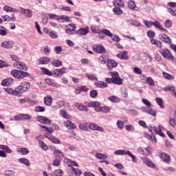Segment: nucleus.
Segmentation results:
<instances>
[{
	"label": "nucleus",
	"instance_id": "nucleus-1",
	"mask_svg": "<svg viewBox=\"0 0 176 176\" xmlns=\"http://www.w3.org/2000/svg\"><path fill=\"white\" fill-rule=\"evenodd\" d=\"M87 107L89 108H95L96 112H103L104 113H108V112L111 111L109 107L104 106L102 107L101 104L98 101L88 102Z\"/></svg>",
	"mask_w": 176,
	"mask_h": 176
},
{
	"label": "nucleus",
	"instance_id": "nucleus-2",
	"mask_svg": "<svg viewBox=\"0 0 176 176\" xmlns=\"http://www.w3.org/2000/svg\"><path fill=\"white\" fill-rule=\"evenodd\" d=\"M31 87V84L28 82H23L20 84L16 89L17 91V94H21L23 93H25V91H28L29 89Z\"/></svg>",
	"mask_w": 176,
	"mask_h": 176
},
{
	"label": "nucleus",
	"instance_id": "nucleus-3",
	"mask_svg": "<svg viewBox=\"0 0 176 176\" xmlns=\"http://www.w3.org/2000/svg\"><path fill=\"white\" fill-rule=\"evenodd\" d=\"M111 76H113V83L114 85H123V79L119 77V73L113 72H111Z\"/></svg>",
	"mask_w": 176,
	"mask_h": 176
},
{
	"label": "nucleus",
	"instance_id": "nucleus-4",
	"mask_svg": "<svg viewBox=\"0 0 176 176\" xmlns=\"http://www.w3.org/2000/svg\"><path fill=\"white\" fill-rule=\"evenodd\" d=\"M37 120L42 124H52V120L43 116H37Z\"/></svg>",
	"mask_w": 176,
	"mask_h": 176
},
{
	"label": "nucleus",
	"instance_id": "nucleus-5",
	"mask_svg": "<svg viewBox=\"0 0 176 176\" xmlns=\"http://www.w3.org/2000/svg\"><path fill=\"white\" fill-rule=\"evenodd\" d=\"M14 68H17L18 69H23V71H27L28 69L27 65H25L24 63L20 62V60L14 63Z\"/></svg>",
	"mask_w": 176,
	"mask_h": 176
},
{
	"label": "nucleus",
	"instance_id": "nucleus-6",
	"mask_svg": "<svg viewBox=\"0 0 176 176\" xmlns=\"http://www.w3.org/2000/svg\"><path fill=\"white\" fill-rule=\"evenodd\" d=\"M161 54L164 57V58H168V60H174V56L171 54V52H170L169 50H163L161 52Z\"/></svg>",
	"mask_w": 176,
	"mask_h": 176
},
{
	"label": "nucleus",
	"instance_id": "nucleus-7",
	"mask_svg": "<svg viewBox=\"0 0 176 176\" xmlns=\"http://www.w3.org/2000/svg\"><path fill=\"white\" fill-rule=\"evenodd\" d=\"M50 62V58L47 57H41L39 59H38L36 61L38 65L49 64Z\"/></svg>",
	"mask_w": 176,
	"mask_h": 176
},
{
	"label": "nucleus",
	"instance_id": "nucleus-8",
	"mask_svg": "<svg viewBox=\"0 0 176 176\" xmlns=\"http://www.w3.org/2000/svg\"><path fill=\"white\" fill-rule=\"evenodd\" d=\"M93 50L95 52V53H99L100 54L102 53H107L105 48L102 45H97L93 48Z\"/></svg>",
	"mask_w": 176,
	"mask_h": 176
},
{
	"label": "nucleus",
	"instance_id": "nucleus-9",
	"mask_svg": "<svg viewBox=\"0 0 176 176\" xmlns=\"http://www.w3.org/2000/svg\"><path fill=\"white\" fill-rule=\"evenodd\" d=\"M14 45V43L13 41H4L1 43V46L4 49H11V47H13Z\"/></svg>",
	"mask_w": 176,
	"mask_h": 176
},
{
	"label": "nucleus",
	"instance_id": "nucleus-10",
	"mask_svg": "<svg viewBox=\"0 0 176 176\" xmlns=\"http://www.w3.org/2000/svg\"><path fill=\"white\" fill-rule=\"evenodd\" d=\"M21 11L20 13H21L22 14H25V16H26V17H32V12L31 10H30L29 9H25V8H20Z\"/></svg>",
	"mask_w": 176,
	"mask_h": 176
},
{
	"label": "nucleus",
	"instance_id": "nucleus-11",
	"mask_svg": "<svg viewBox=\"0 0 176 176\" xmlns=\"http://www.w3.org/2000/svg\"><path fill=\"white\" fill-rule=\"evenodd\" d=\"M78 35H87L89 34V27L82 28L76 31Z\"/></svg>",
	"mask_w": 176,
	"mask_h": 176
},
{
	"label": "nucleus",
	"instance_id": "nucleus-12",
	"mask_svg": "<svg viewBox=\"0 0 176 176\" xmlns=\"http://www.w3.org/2000/svg\"><path fill=\"white\" fill-rule=\"evenodd\" d=\"M143 162L146 166H148V167H151V168H155V167H156L155 164H153V162L151 161V160H149L148 157H144Z\"/></svg>",
	"mask_w": 176,
	"mask_h": 176
},
{
	"label": "nucleus",
	"instance_id": "nucleus-13",
	"mask_svg": "<svg viewBox=\"0 0 176 176\" xmlns=\"http://www.w3.org/2000/svg\"><path fill=\"white\" fill-rule=\"evenodd\" d=\"M46 138H48L50 140V141H51L52 142H53L54 144H60V140H58V138H56V137L53 136V135H50L47 133H45Z\"/></svg>",
	"mask_w": 176,
	"mask_h": 176
},
{
	"label": "nucleus",
	"instance_id": "nucleus-14",
	"mask_svg": "<svg viewBox=\"0 0 176 176\" xmlns=\"http://www.w3.org/2000/svg\"><path fill=\"white\" fill-rule=\"evenodd\" d=\"M89 129H91V130H97L98 131H100V132L104 131V128L94 123H91L89 124Z\"/></svg>",
	"mask_w": 176,
	"mask_h": 176
},
{
	"label": "nucleus",
	"instance_id": "nucleus-15",
	"mask_svg": "<svg viewBox=\"0 0 176 176\" xmlns=\"http://www.w3.org/2000/svg\"><path fill=\"white\" fill-rule=\"evenodd\" d=\"M65 126L69 130H75V129H76V125H75V124L72 123V122L69 120H67L66 122H65Z\"/></svg>",
	"mask_w": 176,
	"mask_h": 176
},
{
	"label": "nucleus",
	"instance_id": "nucleus-16",
	"mask_svg": "<svg viewBox=\"0 0 176 176\" xmlns=\"http://www.w3.org/2000/svg\"><path fill=\"white\" fill-rule=\"evenodd\" d=\"M160 157L164 162V163H170V161L171 160V158L170 157V155H167L166 153H162L160 154Z\"/></svg>",
	"mask_w": 176,
	"mask_h": 176
},
{
	"label": "nucleus",
	"instance_id": "nucleus-17",
	"mask_svg": "<svg viewBox=\"0 0 176 176\" xmlns=\"http://www.w3.org/2000/svg\"><path fill=\"white\" fill-rule=\"evenodd\" d=\"M128 52L126 51H124L118 54H117L118 58H120V60H129V55H127Z\"/></svg>",
	"mask_w": 176,
	"mask_h": 176
},
{
	"label": "nucleus",
	"instance_id": "nucleus-18",
	"mask_svg": "<svg viewBox=\"0 0 176 176\" xmlns=\"http://www.w3.org/2000/svg\"><path fill=\"white\" fill-rule=\"evenodd\" d=\"M116 67H118V63H116L113 60H107V68L109 69H112V68H115Z\"/></svg>",
	"mask_w": 176,
	"mask_h": 176
},
{
	"label": "nucleus",
	"instance_id": "nucleus-19",
	"mask_svg": "<svg viewBox=\"0 0 176 176\" xmlns=\"http://www.w3.org/2000/svg\"><path fill=\"white\" fill-rule=\"evenodd\" d=\"M144 137L149 140L151 142H153L154 144H156L157 142V140H156V137L155 135H149L148 133H144Z\"/></svg>",
	"mask_w": 176,
	"mask_h": 176
},
{
	"label": "nucleus",
	"instance_id": "nucleus-20",
	"mask_svg": "<svg viewBox=\"0 0 176 176\" xmlns=\"http://www.w3.org/2000/svg\"><path fill=\"white\" fill-rule=\"evenodd\" d=\"M153 133L155 134H158V135H160V137H164V134L163 132H162V128H160V126H159V128H157L155 126H153Z\"/></svg>",
	"mask_w": 176,
	"mask_h": 176
},
{
	"label": "nucleus",
	"instance_id": "nucleus-21",
	"mask_svg": "<svg viewBox=\"0 0 176 176\" xmlns=\"http://www.w3.org/2000/svg\"><path fill=\"white\" fill-rule=\"evenodd\" d=\"M60 155H62V156H64V154L63 152L60 151V150H54V156H55V160H61V156Z\"/></svg>",
	"mask_w": 176,
	"mask_h": 176
},
{
	"label": "nucleus",
	"instance_id": "nucleus-22",
	"mask_svg": "<svg viewBox=\"0 0 176 176\" xmlns=\"http://www.w3.org/2000/svg\"><path fill=\"white\" fill-rule=\"evenodd\" d=\"M161 41L165 43H168V45L171 44V38H170V37H168V36L166 34H162L161 36Z\"/></svg>",
	"mask_w": 176,
	"mask_h": 176
},
{
	"label": "nucleus",
	"instance_id": "nucleus-23",
	"mask_svg": "<svg viewBox=\"0 0 176 176\" xmlns=\"http://www.w3.org/2000/svg\"><path fill=\"white\" fill-rule=\"evenodd\" d=\"M4 90L8 94H11V96H19L16 88L15 89H12V88H5Z\"/></svg>",
	"mask_w": 176,
	"mask_h": 176
},
{
	"label": "nucleus",
	"instance_id": "nucleus-24",
	"mask_svg": "<svg viewBox=\"0 0 176 176\" xmlns=\"http://www.w3.org/2000/svg\"><path fill=\"white\" fill-rule=\"evenodd\" d=\"M169 124L171 127H175L176 126V111L174 113L173 118L171 117L169 118Z\"/></svg>",
	"mask_w": 176,
	"mask_h": 176
},
{
	"label": "nucleus",
	"instance_id": "nucleus-25",
	"mask_svg": "<svg viewBox=\"0 0 176 176\" xmlns=\"http://www.w3.org/2000/svg\"><path fill=\"white\" fill-rule=\"evenodd\" d=\"M12 83H13V78H8L7 79H4L2 81L1 85L2 86H10Z\"/></svg>",
	"mask_w": 176,
	"mask_h": 176
},
{
	"label": "nucleus",
	"instance_id": "nucleus-26",
	"mask_svg": "<svg viewBox=\"0 0 176 176\" xmlns=\"http://www.w3.org/2000/svg\"><path fill=\"white\" fill-rule=\"evenodd\" d=\"M76 107L78 109H79V111H85V112H87L89 111V109H87V107L77 102L76 103Z\"/></svg>",
	"mask_w": 176,
	"mask_h": 176
},
{
	"label": "nucleus",
	"instance_id": "nucleus-27",
	"mask_svg": "<svg viewBox=\"0 0 176 176\" xmlns=\"http://www.w3.org/2000/svg\"><path fill=\"white\" fill-rule=\"evenodd\" d=\"M108 60H109L108 56L105 54H102L99 57V61L100 64H107V63H108Z\"/></svg>",
	"mask_w": 176,
	"mask_h": 176
},
{
	"label": "nucleus",
	"instance_id": "nucleus-28",
	"mask_svg": "<svg viewBox=\"0 0 176 176\" xmlns=\"http://www.w3.org/2000/svg\"><path fill=\"white\" fill-rule=\"evenodd\" d=\"M52 102H53V98H52V96H48L44 98V103L45 105L50 106L52 105Z\"/></svg>",
	"mask_w": 176,
	"mask_h": 176
},
{
	"label": "nucleus",
	"instance_id": "nucleus-29",
	"mask_svg": "<svg viewBox=\"0 0 176 176\" xmlns=\"http://www.w3.org/2000/svg\"><path fill=\"white\" fill-rule=\"evenodd\" d=\"M113 3L116 8H123L124 6V3L121 0H114Z\"/></svg>",
	"mask_w": 176,
	"mask_h": 176
},
{
	"label": "nucleus",
	"instance_id": "nucleus-30",
	"mask_svg": "<svg viewBox=\"0 0 176 176\" xmlns=\"http://www.w3.org/2000/svg\"><path fill=\"white\" fill-rule=\"evenodd\" d=\"M51 63L54 67H61L63 65V62L58 59L52 60Z\"/></svg>",
	"mask_w": 176,
	"mask_h": 176
},
{
	"label": "nucleus",
	"instance_id": "nucleus-31",
	"mask_svg": "<svg viewBox=\"0 0 176 176\" xmlns=\"http://www.w3.org/2000/svg\"><path fill=\"white\" fill-rule=\"evenodd\" d=\"M150 42L152 45H155L157 47H162V42L155 39V38H151Z\"/></svg>",
	"mask_w": 176,
	"mask_h": 176
},
{
	"label": "nucleus",
	"instance_id": "nucleus-32",
	"mask_svg": "<svg viewBox=\"0 0 176 176\" xmlns=\"http://www.w3.org/2000/svg\"><path fill=\"white\" fill-rule=\"evenodd\" d=\"M28 76H30V73L20 70L19 79H24V78H28Z\"/></svg>",
	"mask_w": 176,
	"mask_h": 176
},
{
	"label": "nucleus",
	"instance_id": "nucleus-33",
	"mask_svg": "<svg viewBox=\"0 0 176 176\" xmlns=\"http://www.w3.org/2000/svg\"><path fill=\"white\" fill-rule=\"evenodd\" d=\"M128 7L129 9H131V10H134L135 8H137V6H135V2H134V0H129L128 1Z\"/></svg>",
	"mask_w": 176,
	"mask_h": 176
},
{
	"label": "nucleus",
	"instance_id": "nucleus-34",
	"mask_svg": "<svg viewBox=\"0 0 176 176\" xmlns=\"http://www.w3.org/2000/svg\"><path fill=\"white\" fill-rule=\"evenodd\" d=\"M95 86H96V87L104 88L108 87V84H107V82L98 81V82L95 83Z\"/></svg>",
	"mask_w": 176,
	"mask_h": 176
},
{
	"label": "nucleus",
	"instance_id": "nucleus-35",
	"mask_svg": "<svg viewBox=\"0 0 176 176\" xmlns=\"http://www.w3.org/2000/svg\"><path fill=\"white\" fill-rule=\"evenodd\" d=\"M11 75L16 78V79H19L20 76V70L14 69L11 72Z\"/></svg>",
	"mask_w": 176,
	"mask_h": 176
},
{
	"label": "nucleus",
	"instance_id": "nucleus-36",
	"mask_svg": "<svg viewBox=\"0 0 176 176\" xmlns=\"http://www.w3.org/2000/svg\"><path fill=\"white\" fill-rule=\"evenodd\" d=\"M154 27H155V28H159V30H161V31H166V29L162 28V25H160V23H159V21H155V22H153V25Z\"/></svg>",
	"mask_w": 176,
	"mask_h": 176
},
{
	"label": "nucleus",
	"instance_id": "nucleus-37",
	"mask_svg": "<svg viewBox=\"0 0 176 176\" xmlns=\"http://www.w3.org/2000/svg\"><path fill=\"white\" fill-rule=\"evenodd\" d=\"M3 9H4L5 12H19V10L9 6H5L3 7Z\"/></svg>",
	"mask_w": 176,
	"mask_h": 176
},
{
	"label": "nucleus",
	"instance_id": "nucleus-38",
	"mask_svg": "<svg viewBox=\"0 0 176 176\" xmlns=\"http://www.w3.org/2000/svg\"><path fill=\"white\" fill-rule=\"evenodd\" d=\"M95 156L97 159H100V160H105L107 159V155L100 153H97Z\"/></svg>",
	"mask_w": 176,
	"mask_h": 176
},
{
	"label": "nucleus",
	"instance_id": "nucleus-39",
	"mask_svg": "<svg viewBox=\"0 0 176 176\" xmlns=\"http://www.w3.org/2000/svg\"><path fill=\"white\" fill-rule=\"evenodd\" d=\"M129 152V151H124V150H117L114 152L115 155H127V153Z\"/></svg>",
	"mask_w": 176,
	"mask_h": 176
},
{
	"label": "nucleus",
	"instance_id": "nucleus-40",
	"mask_svg": "<svg viewBox=\"0 0 176 176\" xmlns=\"http://www.w3.org/2000/svg\"><path fill=\"white\" fill-rule=\"evenodd\" d=\"M0 149H2L3 151H6V152H7V153H12V150H10V148H9V147H8V146L1 144Z\"/></svg>",
	"mask_w": 176,
	"mask_h": 176
},
{
	"label": "nucleus",
	"instance_id": "nucleus-41",
	"mask_svg": "<svg viewBox=\"0 0 176 176\" xmlns=\"http://www.w3.org/2000/svg\"><path fill=\"white\" fill-rule=\"evenodd\" d=\"M41 71H43V72H44L45 74V75H48V76H53V73H52V72H50L47 68L41 67Z\"/></svg>",
	"mask_w": 176,
	"mask_h": 176
},
{
	"label": "nucleus",
	"instance_id": "nucleus-42",
	"mask_svg": "<svg viewBox=\"0 0 176 176\" xmlns=\"http://www.w3.org/2000/svg\"><path fill=\"white\" fill-rule=\"evenodd\" d=\"M56 20L60 21V20H65V21H69V16H65V15H62L60 16H57Z\"/></svg>",
	"mask_w": 176,
	"mask_h": 176
},
{
	"label": "nucleus",
	"instance_id": "nucleus-43",
	"mask_svg": "<svg viewBox=\"0 0 176 176\" xmlns=\"http://www.w3.org/2000/svg\"><path fill=\"white\" fill-rule=\"evenodd\" d=\"M113 11L114 12L115 14H122V13H123V11H122V10L120 8H119V7H116L113 9Z\"/></svg>",
	"mask_w": 176,
	"mask_h": 176
},
{
	"label": "nucleus",
	"instance_id": "nucleus-44",
	"mask_svg": "<svg viewBox=\"0 0 176 176\" xmlns=\"http://www.w3.org/2000/svg\"><path fill=\"white\" fill-rule=\"evenodd\" d=\"M155 101L161 108H164V106H163V99L161 98H156Z\"/></svg>",
	"mask_w": 176,
	"mask_h": 176
},
{
	"label": "nucleus",
	"instance_id": "nucleus-45",
	"mask_svg": "<svg viewBox=\"0 0 176 176\" xmlns=\"http://www.w3.org/2000/svg\"><path fill=\"white\" fill-rule=\"evenodd\" d=\"M19 162L23 163L25 166H30V161L25 158H21L19 159Z\"/></svg>",
	"mask_w": 176,
	"mask_h": 176
},
{
	"label": "nucleus",
	"instance_id": "nucleus-46",
	"mask_svg": "<svg viewBox=\"0 0 176 176\" xmlns=\"http://www.w3.org/2000/svg\"><path fill=\"white\" fill-rule=\"evenodd\" d=\"M73 25V29H71L69 28L66 29L65 32L67 34H72V32H74V31H75V30H76V26L75 25Z\"/></svg>",
	"mask_w": 176,
	"mask_h": 176
},
{
	"label": "nucleus",
	"instance_id": "nucleus-47",
	"mask_svg": "<svg viewBox=\"0 0 176 176\" xmlns=\"http://www.w3.org/2000/svg\"><path fill=\"white\" fill-rule=\"evenodd\" d=\"M164 77L168 80L174 79V76H171L168 73L163 72Z\"/></svg>",
	"mask_w": 176,
	"mask_h": 176
},
{
	"label": "nucleus",
	"instance_id": "nucleus-48",
	"mask_svg": "<svg viewBox=\"0 0 176 176\" xmlns=\"http://www.w3.org/2000/svg\"><path fill=\"white\" fill-rule=\"evenodd\" d=\"M146 82L149 85V86H155V82L151 77H148Z\"/></svg>",
	"mask_w": 176,
	"mask_h": 176
},
{
	"label": "nucleus",
	"instance_id": "nucleus-49",
	"mask_svg": "<svg viewBox=\"0 0 176 176\" xmlns=\"http://www.w3.org/2000/svg\"><path fill=\"white\" fill-rule=\"evenodd\" d=\"M102 32L104 33V35H107V36L112 38V34H111V31H109L107 29H103V30H102Z\"/></svg>",
	"mask_w": 176,
	"mask_h": 176
},
{
	"label": "nucleus",
	"instance_id": "nucleus-50",
	"mask_svg": "<svg viewBox=\"0 0 176 176\" xmlns=\"http://www.w3.org/2000/svg\"><path fill=\"white\" fill-rule=\"evenodd\" d=\"M10 57L11 58V60H12V61H16L15 63H19V61H20V58H19V56L12 54L10 55Z\"/></svg>",
	"mask_w": 176,
	"mask_h": 176
},
{
	"label": "nucleus",
	"instance_id": "nucleus-51",
	"mask_svg": "<svg viewBox=\"0 0 176 176\" xmlns=\"http://www.w3.org/2000/svg\"><path fill=\"white\" fill-rule=\"evenodd\" d=\"M164 25L166 28H170V27H173V22L170 19H167L164 23Z\"/></svg>",
	"mask_w": 176,
	"mask_h": 176
},
{
	"label": "nucleus",
	"instance_id": "nucleus-52",
	"mask_svg": "<svg viewBox=\"0 0 176 176\" xmlns=\"http://www.w3.org/2000/svg\"><path fill=\"white\" fill-rule=\"evenodd\" d=\"M108 100L109 101H111V102H118L119 101V98L118 97L113 96L108 98Z\"/></svg>",
	"mask_w": 176,
	"mask_h": 176
},
{
	"label": "nucleus",
	"instance_id": "nucleus-53",
	"mask_svg": "<svg viewBox=\"0 0 176 176\" xmlns=\"http://www.w3.org/2000/svg\"><path fill=\"white\" fill-rule=\"evenodd\" d=\"M128 23H129V24H131V25H136V26L140 25V22H138V21L128 20Z\"/></svg>",
	"mask_w": 176,
	"mask_h": 176
},
{
	"label": "nucleus",
	"instance_id": "nucleus-54",
	"mask_svg": "<svg viewBox=\"0 0 176 176\" xmlns=\"http://www.w3.org/2000/svg\"><path fill=\"white\" fill-rule=\"evenodd\" d=\"M45 111H46V109L43 107L38 106L35 108L36 112H45Z\"/></svg>",
	"mask_w": 176,
	"mask_h": 176
},
{
	"label": "nucleus",
	"instance_id": "nucleus-55",
	"mask_svg": "<svg viewBox=\"0 0 176 176\" xmlns=\"http://www.w3.org/2000/svg\"><path fill=\"white\" fill-rule=\"evenodd\" d=\"M98 94V92H97V90L94 89L90 91V96L91 98H96Z\"/></svg>",
	"mask_w": 176,
	"mask_h": 176
},
{
	"label": "nucleus",
	"instance_id": "nucleus-56",
	"mask_svg": "<svg viewBox=\"0 0 176 176\" xmlns=\"http://www.w3.org/2000/svg\"><path fill=\"white\" fill-rule=\"evenodd\" d=\"M60 114L61 115V116H63V118H65V119H68V118H69V116H68L67 112L64 110H60Z\"/></svg>",
	"mask_w": 176,
	"mask_h": 176
},
{
	"label": "nucleus",
	"instance_id": "nucleus-57",
	"mask_svg": "<svg viewBox=\"0 0 176 176\" xmlns=\"http://www.w3.org/2000/svg\"><path fill=\"white\" fill-rule=\"evenodd\" d=\"M31 116L30 114H22V120H30Z\"/></svg>",
	"mask_w": 176,
	"mask_h": 176
},
{
	"label": "nucleus",
	"instance_id": "nucleus-58",
	"mask_svg": "<svg viewBox=\"0 0 176 176\" xmlns=\"http://www.w3.org/2000/svg\"><path fill=\"white\" fill-rule=\"evenodd\" d=\"M4 174L6 176H13L14 175V171L13 170H5Z\"/></svg>",
	"mask_w": 176,
	"mask_h": 176
},
{
	"label": "nucleus",
	"instance_id": "nucleus-59",
	"mask_svg": "<svg viewBox=\"0 0 176 176\" xmlns=\"http://www.w3.org/2000/svg\"><path fill=\"white\" fill-rule=\"evenodd\" d=\"M72 170L77 176L82 175V171L80 169L72 168Z\"/></svg>",
	"mask_w": 176,
	"mask_h": 176
},
{
	"label": "nucleus",
	"instance_id": "nucleus-60",
	"mask_svg": "<svg viewBox=\"0 0 176 176\" xmlns=\"http://www.w3.org/2000/svg\"><path fill=\"white\" fill-rule=\"evenodd\" d=\"M147 36H148V38H151V39H153V38H155V32L148 31Z\"/></svg>",
	"mask_w": 176,
	"mask_h": 176
},
{
	"label": "nucleus",
	"instance_id": "nucleus-61",
	"mask_svg": "<svg viewBox=\"0 0 176 176\" xmlns=\"http://www.w3.org/2000/svg\"><path fill=\"white\" fill-rule=\"evenodd\" d=\"M54 176H62L63 175V170L58 169L56 170L54 173Z\"/></svg>",
	"mask_w": 176,
	"mask_h": 176
},
{
	"label": "nucleus",
	"instance_id": "nucleus-62",
	"mask_svg": "<svg viewBox=\"0 0 176 176\" xmlns=\"http://www.w3.org/2000/svg\"><path fill=\"white\" fill-rule=\"evenodd\" d=\"M111 39L112 41H114V42H120V38H119V36H118L116 34H112L111 36Z\"/></svg>",
	"mask_w": 176,
	"mask_h": 176
},
{
	"label": "nucleus",
	"instance_id": "nucleus-63",
	"mask_svg": "<svg viewBox=\"0 0 176 176\" xmlns=\"http://www.w3.org/2000/svg\"><path fill=\"white\" fill-rule=\"evenodd\" d=\"M21 153H22V155H28V153H30V151H28V149L25 148H22L20 150Z\"/></svg>",
	"mask_w": 176,
	"mask_h": 176
},
{
	"label": "nucleus",
	"instance_id": "nucleus-64",
	"mask_svg": "<svg viewBox=\"0 0 176 176\" xmlns=\"http://www.w3.org/2000/svg\"><path fill=\"white\" fill-rule=\"evenodd\" d=\"M144 25L148 27V28H151V27H152V25H153V22L151 21H144Z\"/></svg>",
	"mask_w": 176,
	"mask_h": 176
}]
</instances>
